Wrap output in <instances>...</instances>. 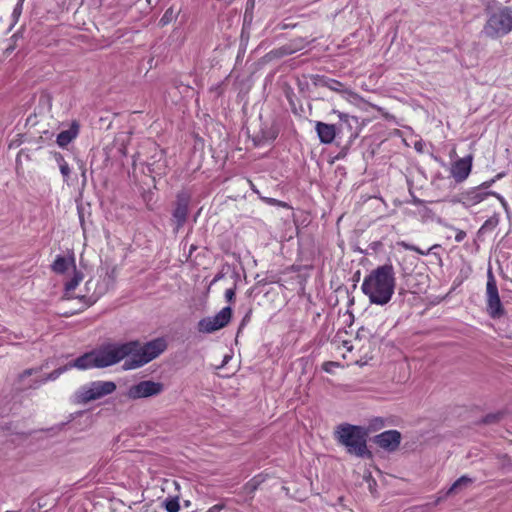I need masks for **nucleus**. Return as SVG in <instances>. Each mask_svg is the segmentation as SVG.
Wrapping results in <instances>:
<instances>
[{
  "label": "nucleus",
  "instance_id": "obj_23",
  "mask_svg": "<svg viewBox=\"0 0 512 512\" xmlns=\"http://www.w3.org/2000/svg\"><path fill=\"white\" fill-rule=\"evenodd\" d=\"M397 245L404 248L405 250H408V251H413V252H416L420 255H428L429 252L434 249V248H438L439 245H433L432 247L428 248L427 250H422L420 249L419 247L413 245V244H410V243H407L405 241H399L397 242Z\"/></svg>",
  "mask_w": 512,
  "mask_h": 512
},
{
  "label": "nucleus",
  "instance_id": "obj_1",
  "mask_svg": "<svg viewBox=\"0 0 512 512\" xmlns=\"http://www.w3.org/2000/svg\"><path fill=\"white\" fill-rule=\"evenodd\" d=\"M396 286L395 270L391 263L373 269L365 276L361 290L370 303L386 305L390 302Z\"/></svg>",
  "mask_w": 512,
  "mask_h": 512
},
{
  "label": "nucleus",
  "instance_id": "obj_21",
  "mask_svg": "<svg viewBox=\"0 0 512 512\" xmlns=\"http://www.w3.org/2000/svg\"><path fill=\"white\" fill-rule=\"evenodd\" d=\"M83 279V274L76 269H74V274L72 278L65 283L64 288V297L66 299H71L74 297L73 292L76 289V287L79 285V283Z\"/></svg>",
  "mask_w": 512,
  "mask_h": 512
},
{
  "label": "nucleus",
  "instance_id": "obj_37",
  "mask_svg": "<svg viewBox=\"0 0 512 512\" xmlns=\"http://www.w3.org/2000/svg\"><path fill=\"white\" fill-rule=\"evenodd\" d=\"M489 195L495 196L505 208L507 207V203H506L505 199L503 198V196H501L500 194L493 192V191H489Z\"/></svg>",
  "mask_w": 512,
  "mask_h": 512
},
{
  "label": "nucleus",
  "instance_id": "obj_40",
  "mask_svg": "<svg viewBox=\"0 0 512 512\" xmlns=\"http://www.w3.org/2000/svg\"><path fill=\"white\" fill-rule=\"evenodd\" d=\"M223 508H224L223 504H216V505L212 506L211 508H209V510L207 512H220Z\"/></svg>",
  "mask_w": 512,
  "mask_h": 512
},
{
  "label": "nucleus",
  "instance_id": "obj_10",
  "mask_svg": "<svg viewBox=\"0 0 512 512\" xmlns=\"http://www.w3.org/2000/svg\"><path fill=\"white\" fill-rule=\"evenodd\" d=\"M164 390V385L160 382L152 380H143L137 384L131 385L126 392V397L129 400H138L148 397H153L161 394Z\"/></svg>",
  "mask_w": 512,
  "mask_h": 512
},
{
  "label": "nucleus",
  "instance_id": "obj_25",
  "mask_svg": "<svg viewBox=\"0 0 512 512\" xmlns=\"http://www.w3.org/2000/svg\"><path fill=\"white\" fill-rule=\"evenodd\" d=\"M164 506L167 512H178L180 509L179 499L177 497L167 498L164 501Z\"/></svg>",
  "mask_w": 512,
  "mask_h": 512
},
{
  "label": "nucleus",
  "instance_id": "obj_19",
  "mask_svg": "<svg viewBox=\"0 0 512 512\" xmlns=\"http://www.w3.org/2000/svg\"><path fill=\"white\" fill-rule=\"evenodd\" d=\"M313 83L316 86L327 87L328 89L335 91V92H339V93L347 92V90L343 89V87H344L343 83H341L340 81L335 80V79L327 78L325 76H321V75L314 76Z\"/></svg>",
  "mask_w": 512,
  "mask_h": 512
},
{
  "label": "nucleus",
  "instance_id": "obj_4",
  "mask_svg": "<svg viewBox=\"0 0 512 512\" xmlns=\"http://www.w3.org/2000/svg\"><path fill=\"white\" fill-rule=\"evenodd\" d=\"M487 21L483 27V33L491 39L501 38L512 31V6L494 2L488 5Z\"/></svg>",
  "mask_w": 512,
  "mask_h": 512
},
{
  "label": "nucleus",
  "instance_id": "obj_8",
  "mask_svg": "<svg viewBox=\"0 0 512 512\" xmlns=\"http://www.w3.org/2000/svg\"><path fill=\"white\" fill-rule=\"evenodd\" d=\"M42 370L41 367L39 368H28V369H25L22 373H20L18 375V378H17V382L20 386V388L22 390H25V389H37L39 388L42 384L48 382V381H54L56 380L61 374H63L64 372L70 370L69 367H68V364H65L64 366H61L57 369H54L52 372H50L49 374L46 375V377L42 378V379H35V380H32L29 384H24V381L26 378L32 376L33 374H37L39 373L40 371Z\"/></svg>",
  "mask_w": 512,
  "mask_h": 512
},
{
  "label": "nucleus",
  "instance_id": "obj_33",
  "mask_svg": "<svg viewBox=\"0 0 512 512\" xmlns=\"http://www.w3.org/2000/svg\"><path fill=\"white\" fill-rule=\"evenodd\" d=\"M59 168H60V172H61L64 180L67 181L70 177V172H71L68 163H65V164L59 166Z\"/></svg>",
  "mask_w": 512,
  "mask_h": 512
},
{
  "label": "nucleus",
  "instance_id": "obj_34",
  "mask_svg": "<svg viewBox=\"0 0 512 512\" xmlns=\"http://www.w3.org/2000/svg\"><path fill=\"white\" fill-rule=\"evenodd\" d=\"M498 221L494 219H488L484 222L482 225L480 231L487 230V229H493L497 225Z\"/></svg>",
  "mask_w": 512,
  "mask_h": 512
},
{
  "label": "nucleus",
  "instance_id": "obj_41",
  "mask_svg": "<svg viewBox=\"0 0 512 512\" xmlns=\"http://www.w3.org/2000/svg\"><path fill=\"white\" fill-rule=\"evenodd\" d=\"M331 366H338V363L336 362H326L323 365V369L327 372H330Z\"/></svg>",
  "mask_w": 512,
  "mask_h": 512
},
{
  "label": "nucleus",
  "instance_id": "obj_29",
  "mask_svg": "<svg viewBox=\"0 0 512 512\" xmlns=\"http://www.w3.org/2000/svg\"><path fill=\"white\" fill-rule=\"evenodd\" d=\"M24 1L25 0H18L13 9L12 18H13L14 23H16L19 20L21 14H22Z\"/></svg>",
  "mask_w": 512,
  "mask_h": 512
},
{
  "label": "nucleus",
  "instance_id": "obj_18",
  "mask_svg": "<svg viewBox=\"0 0 512 512\" xmlns=\"http://www.w3.org/2000/svg\"><path fill=\"white\" fill-rule=\"evenodd\" d=\"M79 133V124L76 121H73L70 125L69 129L61 131L57 135L56 143L60 147H66L69 143H71Z\"/></svg>",
  "mask_w": 512,
  "mask_h": 512
},
{
  "label": "nucleus",
  "instance_id": "obj_38",
  "mask_svg": "<svg viewBox=\"0 0 512 512\" xmlns=\"http://www.w3.org/2000/svg\"><path fill=\"white\" fill-rule=\"evenodd\" d=\"M489 195L495 196L505 208L507 207V203H506L505 199L503 198V196H501L500 194L493 192V191H489Z\"/></svg>",
  "mask_w": 512,
  "mask_h": 512
},
{
  "label": "nucleus",
  "instance_id": "obj_17",
  "mask_svg": "<svg viewBox=\"0 0 512 512\" xmlns=\"http://www.w3.org/2000/svg\"><path fill=\"white\" fill-rule=\"evenodd\" d=\"M473 479L467 475H463L461 476L460 478H458L451 486L449 489H447L446 491H441L440 493H443L442 496H440L437 500H436V504H438L441 500L453 495V494H456L458 492H460L461 490L467 488L469 485H471L473 483Z\"/></svg>",
  "mask_w": 512,
  "mask_h": 512
},
{
  "label": "nucleus",
  "instance_id": "obj_35",
  "mask_svg": "<svg viewBox=\"0 0 512 512\" xmlns=\"http://www.w3.org/2000/svg\"><path fill=\"white\" fill-rule=\"evenodd\" d=\"M252 315V309H249L241 320L239 331L250 321Z\"/></svg>",
  "mask_w": 512,
  "mask_h": 512
},
{
  "label": "nucleus",
  "instance_id": "obj_43",
  "mask_svg": "<svg viewBox=\"0 0 512 512\" xmlns=\"http://www.w3.org/2000/svg\"><path fill=\"white\" fill-rule=\"evenodd\" d=\"M223 276H224V275H223L222 273H218V274L213 278V280H212V283H211V284L216 283L217 281H219L220 279H222V278H223Z\"/></svg>",
  "mask_w": 512,
  "mask_h": 512
},
{
  "label": "nucleus",
  "instance_id": "obj_5",
  "mask_svg": "<svg viewBox=\"0 0 512 512\" xmlns=\"http://www.w3.org/2000/svg\"><path fill=\"white\" fill-rule=\"evenodd\" d=\"M120 352L117 351L116 343L107 344L98 350L84 353L73 361L68 362L69 369L77 368L86 370L90 368H105L120 362Z\"/></svg>",
  "mask_w": 512,
  "mask_h": 512
},
{
  "label": "nucleus",
  "instance_id": "obj_14",
  "mask_svg": "<svg viewBox=\"0 0 512 512\" xmlns=\"http://www.w3.org/2000/svg\"><path fill=\"white\" fill-rule=\"evenodd\" d=\"M373 441L383 450L394 452L401 443V433L397 430H387L375 435Z\"/></svg>",
  "mask_w": 512,
  "mask_h": 512
},
{
  "label": "nucleus",
  "instance_id": "obj_39",
  "mask_svg": "<svg viewBox=\"0 0 512 512\" xmlns=\"http://www.w3.org/2000/svg\"><path fill=\"white\" fill-rule=\"evenodd\" d=\"M55 160H56V162L58 163V165H59V166H61V165L65 164V163H67V162L65 161V159H64V157H63V155H62V154H60V153H56V154H55Z\"/></svg>",
  "mask_w": 512,
  "mask_h": 512
},
{
  "label": "nucleus",
  "instance_id": "obj_6",
  "mask_svg": "<svg viewBox=\"0 0 512 512\" xmlns=\"http://www.w3.org/2000/svg\"><path fill=\"white\" fill-rule=\"evenodd\" d=\"M116 384L113 381H93L81 386L75 393V402L78 404H87L89 402L101 399L112 394L116 390Z\"/></svg>",
  "mask_w": 512,
  "mask_h": 512
},
{
  "label": "nucleus",
  "instance_id": "obj_7",
  "mask_svg": "<svg viewBox=\"0 0 512 512\" xmlns=\"http://www.w3.org/2000/svg\"><path fill=\"white\" fill-rule=\"evenodd\" d=\"M486 305L487 313L493 319H499L505 314V310L500 300L496 279L491 269H488L487 272Z\"/></svg>",
  "mask_w": 512,
  "mask_h": 512
},
{
  "label": "nucleus",
  "instance_id": "obj_42",
  "mask_svg": "<svg viewBox=\"0 0 512 512\" xmlns=\"http://www.w3.org/2000/svg\"><path fill=\"white\" fill-rule=\"evenodd\" d=\"M331 366H338V363L336 362H326L323 365V369L327 372H330Z\"/></svg>",
  "mask_w": 512,
  "mask_h": 512
},
{
  "label": "nucleus",
  "instance_id": "obj_28",
  "mask_svg": "<svg viewBox=\"0 0 512 512\" xmlns=\"http://www.w3.org/2000/svg\"><path fill=\"white\" fill-rule=\"evenodd\" d=\"M502 418L501 413H491L484 416L481 420L482 424H494Z\"/></svg>",
  "mask_w": 512,
  "mask_h": 512
},
{
  "label": "nucleus",
  "instance_id": "obj_32",
  "mask_svg": "<svg viewBox=\"0 0 512 512\" xmlns=\"http://www.w3.org/2000/svg\"><path fill=\"white\" fill-rule=\"evenodd\" d=\"M236 284L225 291V299L227 302H233L235 298Z\"/></svg>",
  "mask_w": 512,
  "mask_h": 512
},
{
  "label": "nucleus",
  "instance_id": "obj_27",
  "mask_svg": "<svg viewBox=\"0 0 512 512\" xmlns=\"http://www.w3.org/2000/svg\"><path fill=\"white\" fill-rule=\"evenodd\" d=\"M260 198L268 205L278 206V207H282V208H286V209L291 208V206L287 202L280 201L275 198H270V197H260Z\"/></svg>",
  "mask_w": 512,
  "mask_h": 512
},
{
  "label": "nucleus",
  "instance_id": "obj_9",
  "mask_svg": "<svg viewBox=\"0 0 512 512\" xmlns=\"http://www.w3.org/2000/svg\"><path fill=\"white\" fill-rule=\"evenodd\" d=\"M232 318L230 306L222 308L216 315L202 318L197 325L200 333L210 334L227 326Z\"/></svg>",
  "mask_w": 512,
  "mask_h": 512
},
{
  "label": "nucleus",
  "instance_id": "obj_31",
  "mask_svg": "<svg viewBox=\"0 0 512 512\" xmlns=\"http://www.w3.org/2000/svg\"><path fill=\"white\" fill-rule=\"evenodd\" d=\"M173 17V9L172 8H169L165 11L164 15L162 16V18L160 19V24L162 26H165L167 25L171 19Z\"/></svg>",
  "mask_w": 512,
  "mask_h": 512
},
{
  "label": "nucleus",
  "instance_id": "obj_15",
  "mask_svg": "<svg viewBox=\"0 0 512 512\" xmlns=\"http://www.w3.org/2000/svg\"><path fill=\"white\" fill-rule=\"evenodd\" d=\"M472 168V156L468 155L457 160L451 169V174L456 182L464 181L470 174Z\"/></svg>",
  "mask_w": 512,
  "mask_h": 512
},
{
  "label": "nucleus",
  "instance_id": "obj_13",
  "mask_svg": "<svg viewBox=\"0 0 512 512\" xmlns=\"http://www.w3.org/2000/svg\"><path fill=\"white\" fill-rule=\"evenodd\" d=\"M501 177H503V173H499L495 178L483 182L479 187L462 193L461 199L463 204L473 206L482 202L487 196H489V191L486 190L496 181V179H500Z\"/></svg>",
  "mask_w": 512,
  "mask_h": 512
},
{
  "label": "nucleus",
  "instance_id": "obj_20",
  "mask_svg": "<svg viewBox=\"0 0 512 512\" xmlns=\"http://www.w3.org/2000/svg\"><path fill=\"white\" fill-rule=\"evenodd\" d=\"M70 266L75 268V260L73 257L66 258L64 256L58 255L52 263L51 269L57 274H63L69 269Z\"/></svg>",
  "mask_w": 512,
  "mask_h": 512
},
{
  "label": "nucleus",
  "instance_id": "obj_24",
  "mask_svg": "<svg viewBox=\"0 0 512 512\" xmlns=\"http://www.w3.org/2000/svg\"><path fill=\"white\" fill-rule=\"evenodd\" d=\"M498 467L505 472L512 471V459L508 454H497Z\"/></svg>",
  "mask_w": 512,
  "mask_h": 512
},
{
  "label": "nucleus",
  "instance_id": "obj_12",
  "mask_svg": "<svg viewBox=\"0 0 512 512\" xmlns=\"http://www.w3.org/2000/svg\"><path fill=\"white\" fill-rule=\"evenodd\" d=\"M191 196L186 191H181L176 195L175 208L172 213L173 221L176 224V231L184 226L189 214V204Z\"/></svg>",
  "mask_w": 512,
  "mask_h": 512
},
{
  "label": "nucleus",
  "instance_id": "obj_22",
  "mask_svg": "<svg viewBox=\"0 0 512 512\" xmlns=\"http://www.w3.org/2000/svg\"><path fill=\"white\" fill-rule=\"evenodd\" d=\"M264 479L261 475L254 476L250 479L244 486L242 487L243 492L253 498L255 491L259 488V486L263 483Z\"/></svg>",
  "mask_w": 512,
  "mask_h": 512
},
{
  "label": "nucleus",
  "instance_id": "obj_16",
  "mask_svg": "<svg viewBox=\"0 0 512 512\" xmlns=\"http://www.w3.org/2000/svg\"><path fill=\"white\" fill-rule=\"evenodd\" d=\"M315 130L322 144H331L338 134L337 125L317 121Z\"/></svg>",
  "mask_w": 512,
  "mask_h": 512
},
{
  "label": "nucleus",
  "instance_id": "obj_2",
  "mask_svg": "<svg viewBox=\"0 0 512 512\" xmlns=\"http://www.w3.org/2000/svg\"><path fill=\"white\" fill-rule=\"evenodd\" d=\"M116 349L117 351L121 350L120 361L127 358L123 368L132 370L142 367L158 357L166 349V342L162 338L151 340L145 344L135 340L121 344L116 343Z\"/></svg>",
  "mask_w": 512,
  "mask_h": 512
},
{
  "label": "nucleus",
  "instance_id": "obj_11",
  "mask_svg": "<svg viewBox=\"0 0 512 512\" xmlns=\"http://www.w3.org/2000/svg\"><path fill=\"white\" fill-rule=\"evenodd\" d=\"M333 113L337 114L339 118V123L337 124L338 134L346 135L350 141L355 140L362 128L360 119L337 110H333Z\"/></svg>",
  "mask_w": 512,
  "mask_h": 512
},
{
  "label": "nucleus",
  "instance_id": "obj_30",
  "mask_svg": "<svg viewBox=\"0 0 512 512\" xmlns=\"http://www.w3.org/2000/svg\"><path fill=\"white\" fill-rule=\"evenodd\" d=\"M100 293H92L91 295H81V296H76L77 298L81 299V300H84V302L88 305H92L94 304L100 297Z\"/></svg>",
  "mask_w": 512,
  "mask_h": 512
},
{
  "label": "nucleus",
  "instance_id": "obj_26",
  "mask_svg": "<svg viewBox=\"0 0 512 512\" xmlns=\"http://www.w3.org/2000/svg\"><path fill=\"white\" fill-rule=\"evenodd\" d=\"M295 52V49L291 45H284L278 49L272 51L276 57H284L291 55Z\"/></svg>",
  "mask_w": 512,
  "mask_h": 512
},
{
  "label": "nucleus",
  "instance_id": "obj_36",
  "mask_svg": "<svg viewBox=\"0 0 512 512\" xmlns=\"http://www.w3.org/2000/svg\"><path fill=\"white\" fill-rule=\"evenodd\" d=\"M455 231V241L458 243L462 242L466 237V232L460 229H455Z\"/></svg>",
  "mask_w": 512,
  "mask_h": 512
},
{
  "label": "nucleus",
  "instance_id": "obj_3",
  "mask_svg": "<svg viewBox=\"0 0 512 512\" xmlns=\"http://www.w3.org/2000/svg\"><path fill=\"white\" fill-rule=\"evenodd\" d=\"M337 443L344 446L350 455L372 459L373 453L367 447L368 430L365 427L343 423L334 432Z\"/></svg>",
  "mask_w": 512,
  "mask_h": 512
},
{
  "label": "nucleus",
  "instance_id": "obj_44",
  "mask_svg": "<svg viewBox=\"0 0 512 512\" xmlns=\"http://www.w3.org/2000/svg\"><path fill=\"white\" fill-rule=\"evenodd\" d=\"M92 284H93L92 280L87 281L86 287L88 290L90 289V285H92Z\"/></svg>",
  "mask_w": 512,
  "mask_h": 512
}]
</instances>
